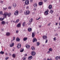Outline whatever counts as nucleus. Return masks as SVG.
I'll use <instances>...</instances> for the list:
<instances>
[{
    "label": "nucleus",
    "mask_w": 60,
    "mask_h": 60,
    "mask_svg": "<svg viewBox=\"0 0 60 60\" xmlns=\"http://www.w3.org/2000/svg\"><path fill=\"white\" fill-rule=\"evenodd\" d=\"M15 38L14 37H13V40L14 41L15 40Z\"/></svg>",
    "instance_id": "a18cd8bd"
},
{
    "label": "nucleus",
    "mask_w": 60,
    "mask_h": 60,
    "mask_svg": "<svg viewBox=\"0 0 60 60\" xmlns=\"http://www.w3.org/2000/svg\"><path fill=\"white\" fill-rule=\"evenodd\" d=\"M50 12L51 13H53L54 12V11H53V10H50Z\"/></svg>",
    "instance_id": "7c9ffc66"
},
{
    "label": "nucleus",
    "mask_w": 60,
    "mask_h": 60,
    "mask_svg": "<svg viewBox=\"0 0 60 60\" xmlns=\"http://www.w3.org/2000/svg\"><path fill=\"white\" fill-rule=\"evenodd\" d=\"M58 24V23H56V25H57Z\"/></svg>",
    "instance_id": "6e6d98bb"
},
{
    "label": "nucleus",
    "mask_w": 60,
    "mask_h": 60,
    "mask_svg": "<svg viewBox=\"0 0 60 60\" xmlns=\"http://www.w3.org/2000/svg\"><path fill=\"white\" fill-rule=\"evenodd\" d=\"M51 24V23H49V24L48 25V26H50Z\"/></svg>",
    "instance_id": "49530a36"
},
{
    "label": "nucleus",
    "mask_w": 60,
    "mask_h": 60,
    "mask_svg": "<svg viewBox=\"0 0 60 60\" xmlns=\"http://www.w3.org/2000/svg\"><path fill=\"white\" fill-rule=\"evenodd\" d=\"M16 40L17 41H19V38H17L16 39Z\"/></svg>",
    "instance_id": "f704fd0d"
},
{
    "label": "nucleus",
    "mask_w": 60,
    "mask_h": 60,
    "mask_svg": "<svg viewBox=\"0 0 60 60\" xmlns=\"http://www.w3.org/2000/svg\"><path fill=\"white\" fill-rule=\"evenodd\" d=\"M37 45L38 46L40 45V43L38 42H37Z\"/></svg>",
    "instance_id": "cd10ccee"
},
{
    "label": "nucleus",
    "mask_w": 60,
    "mask_h": 60,
    "mask_svg": "<svg viewBox=\"0 0 60 60\" xmlns=\"http://www.w3.org/2000/svg\"><path fill=\"white\" fill-rule=\"evenodd\" d=\"M13 7L15 8L16 6V3H14L13 4Z\"/></svg>",
    "instance_id": "4be33fe9"
},
{
    "label": "nucleus",
    "mask_w": 60,
    "mask_h": 60,
    "mask_svg": "<svg viewBox=\"0 0 60 60\" xmlns=\"http://www.w3.org/2000/svg\"><path fill=\"white\" fill-rule=\"evenodd\" d=\"M47 60H50V59H49V58H48Z\"/></svg>",
    "instance_id": "0e129e2a"
},
{
    "label": "nucleus",
    "mask_w": 60,
    "mask_h": 60,
    "mask_svg": "<svg viewBox=\"0 0 60 60\" xmlns=\"http://www.w3.org/2000/svg\"><path fill=\"white\" fill-rule=\"evenodd\" d=\"M49 51H50L51 52H52V49L51 48H50L49 49Z\"/></svg>",
    "instance_id": "a878e982"
},
{
    "label": "nucleus",
    "mask_w": 60,
    "mask_h": 60,
    "mask_svg": "<svg viewBox=\"0 0 60 60\" xmlns=\"http://www.w3.org/2000/svg\"><path fill=\"white\" fill-rule=\"evenodd\" d=\"M7 8H3V9H4V10H7Z\"/></svg>",
    "instance_id": "a19ab883"
},
{
    "label": "nucleus",
    "mask_w": 60,
    "mask_h": 60,
    "mask_svg": "<svg viewBox=\"0 0 60 60\" xmlns=\"http://www.w3.org/2000/svg\"><path fill=\"white\" fill-rule=\"evenodd\" d=\"M9 59V57L8 56H7L6 58H5L6 60H7Z\"/></svg>",
    "instance_id": "72a5a7b5"
},
{
    "label": "nucleus",
    "mask_w": 60,
    "mask_h": 60,
    "mask_svg": "<svg viewBox=\"0 0 60 60\" xmlns=\"http://www.w3.org/2000/svg\"><path fill=\"white\" fill-rule=\"evenodd\" d=\"M14 45V43L12 42L10 45V46L11 47H12Z\"/></svg>",
    "instance_id": "9b49d317"
},
{
    "label": "nucleus",
    "mask_w": 60,
    "mask_h": 60,
    "mask_svg": "<svg viewBox=\"0 0 60 60\" xmlns=\"http://www.w3.org/2000/svg\"><path fill=\"white\" fill-rule=\"evenodd\" d=\"M59 20H60V17H59Z\"/></svg>",
    "instance_id": "774afa93"
},
{
    "label": "nucleus",
    "mask_w": 60,
    "mask_h": 60,
    "mask_svg": "<svg viewBox=\"0 0 60 60\" xmlns=\"http://www.w3.org/2000/svg\"><path fill=\"white\" fill-rule=\"evenodd\" d=\"M19 11H16L14 13V15L17 16L18 14Z\"/></svg>",
    "instance_id": "423d86ee"
},
{
    "label": "nucleus",
    "mask_w": 60,
    "mask_h": 60,
    "mask_svg": "<svg viewBox=\"0 0 60 60\" xmlns=\"http://www.w3.org/2000/svg\"><path fill=\"white\" fill-rule=\"evenodd\" d=\"M10 35V33L9 32H7L6 34V35L7 36H9Z\"/></svg>",
    "instance_id": "dca6fc26"
},
{
    "label": "nucleus",
    "mask_w": 60,
    "mask_h": 60,
    "mask_svg": "<svg viewBox=\"0 0 60 60\" xmlns=\"http://www.w3.org/2000/svg\"><path fill=\"white\" fill-rule=\"evenodd\" d=\"M19 20V19H17L15 22V24L18 23Z\"/></svg>",
    "instance_id": "a211bd4d"
},
{
    "label": "nucleus",
    "mask_w": 60,
    "mask_h": 60,
    "mask_svg": "<svg viewBox=\"0 0 60 60\" xmlns=\"http://www.w3.org/2000/svg\"><path fill=\"white\" fill-rule=\"evenodd\" d=\"M25 4L26 5H28L29 4V1L28 0H26L25 2Z\"/></svg>",
    "instance_id": "20e7f679"
},
{
    "label": "nucleus",
    "mask_w": 60,
    "mask_h": 60,
    "mask_svg": "<svg viewBox=\"0 0 60 60\" xmlns=\"http://www.w3.org/2000/svg\"><path fill=\"white\" fill-rule=\"evenodd\" d=\"M43 4V2H39V5L40 6H41V5H42Z\"/></svg>",
    "instance_id": "ddd939ff"
},
{
    "label": "nucleus",
    "mask_w": 60,
    "mask_h": 60,
    "mask_svg": "<svg viewBox=\"0 0 60 60\" xmlns=\"http://www.w3.org/2000/svg\"><path fill=\"white\" fill-rule=\"evenodd\" d=\"M34 11H36V8H35L34 9Z\"/></svg>",
    "instance_id": "864d4df0"
},
{
    "label": "nucleus",
    "mask_w": 60,
    "mask_h": 60,
    "mask_svg": "<svg viewBox=\"0 0 60 60\" xmlns=\"http://www.w3.org/2000/svg\"><path fill=\"white\" fill-rule=\"evenodd\" d=\"M2 25H4L6 24V22L5 21H2L1 22Z\"/></svg>",
    "instance_id": "2eb2a0df"
},
{
    "label": "nucleus",
    "mask_w": 60,
    "mask_h": 60,
    "mask_svg": "<svg viewBox=\"0 0 60 60\" xmlns=\"http://www.w3.org/2000/svg\"><path fill=\"white\" fill-rule=\"evenodd\" d=\"M44 1L45 2H46V1H47V0H44Z\"/></svg>",
    "instance_id": "603ef678"
},
{
    "label": "nucleus",
    "mask_w": 60,
    "mask_h": 60,
    "mask_svg": "<svg viewBox=\"0 0 60 60\" xmlns=\"http://www.w3.org/2000/svg\"><path fill=\"white\" fill-rule=\"evenodd\" d=\"M12 56L13 57L15 58V57L16 55L15 54H13Z\"/></svg>",
    "instance_id": "bb28decb"
},
{
    "label": "nucleus",
    "mask_w": 60,
    "mask_h": 60,
    "mask_svg": "<svg viewBox=\"0 0 60 60\" xmlns=\"http://www.w3.org/2000/svg\"><path fill=\"white\" fill-rule=\"evenodd\" d=\"M31 49H32V50H34L35 49V48L33 47H31Z\"/></svg>",
    "instance_id": "473e14b6"
},
{
    "label": "nucleus",
    "mask_w": 60,
    "mask_h": 60,
    "mask_svg": "<svg viewBox=\"0 0 60 60\" xmlns=\"http://www.w3.org/2000/svg\"><path fill=\"white\" fill-rule=\"evenodd\" d=\"M20 50H21V51H20V52H22L24 50V49H22V48H21L20 49Z\"/></svg>",
    "instance_id": "393cba45"
},
{
    "label": "nucleus",
    "mask_w": 60,
    "mask_h": 60,
    "mask_svg": "<svg viewBox=\"0 0 60 60\" xmlns=\"http://www.w3.org/2000/svg\"><path fill=\"white\" fill-rule=\"evenodd\" d=\"M28 31L29 32H30L32 31V29L31 28H28Z\"/></svg>",
    "instance_id": "1a4fd4ad"
},
{
    "label": "nucleus",
    "mask_w": 60,
    "mask_h": 60,
    "mask_svg": "<svg viewBox=\"0 0 60 60\" xmlns=\"http://www.w3.org/2000/svg\"><path fill=\"white\" fill-rule=\"evenodd\" d=\"M21 24L20 23H18V24L17 26V28H19L20 27Z\"/></svg>",
    "instance_id": "4468645a"
},
{
    "label": "nucleus",
    "mask_w": 60,
    "mask_h": 60,
    "mask_svg": "<svg viewBox=\"0 0 60 60\" xmlns=\"http://www.w3.org/2000/svg\"><path fill=\"white\" fill-rule=\"evenodd\" d=\"M48 40H47V39H46V41H45V42L46 43H47V42H48Z\"/></svg>",
    "instance_id": "c03bdc74"
},
{
    "label": "nucleus",
    "mask_w": 60,
    "mask_h": 60,
    "mask_svg": "<svg viewBox=\"0 0 60 60\" xmlns=\"http://www.w3.org/2000/svg\"><path fill=\"white\" fill-rule=\"evenodd\" d=\"M27 39V38H24L23 39V41H26V40Z\"/></svg>",
    "instance_id": "b1692460"
},
{
    "label": "nucleus",
    "mask_w": 60,
    "mask_h": 60,
    "mask_svg": "<svg viewBox=\"0 0 60 60\" xmlns=\"http://www.w3.org/2000/svg\"><path fill=\"white\" fill-rule=\"evenodd\" d=\"M21 47V44L20 43L18 44V46H17V48L18 47V49L20 48Z\"/></svg>",
    "instance_id": "9d476101"
},
{
    "label": "nucleus",
    "mask_w": 60,
    "mask_h": 60,
    "mask_svg": "<svg viewBox=\"0 0 60 60\" xmlns=\"http://www.w3.org/2000/svg\"><path fill=\"white\" fill-rule=\"evenodd\" d=\"M33 58V57L32 56H31L29 57L28 59L29 60H31Z\"/></svg>",
    "instance_id": "f3484780"
},
{
    "label": "nucleus",
    "mask_w": 60,
    "mask_h": 60,
    "mask_svg": "<svg viewBox=\"0 0 60 60\" xmlns=\"http://www.w3.org/2000/svg\"><path fill=\"white\" fill-rule=\"evenodd\" d=\"M56 37H55L54 38H53V40H54L55 41H56Z\"/></svg>",
    "instance_id": "ea45409f"
},
{
    "label": "nucleus",
    "mask_w": 60,
    "mask_h": 60,
    "mask_svg": "<svg viewBox=\"0 0 60 60\" xmlns=\"http://www.w3.org/2000/svg\"><path fill=\"white\" fill-rule=\"evenodd\" d=\"M11 22H13V23H15V21H14L13 20H12L11 21Z\"/></svg>",
    "instance_id": "58836bf2"
},
{
    "label": "nucleus",
    "mask_w": 60,
    "mask_h": 60,
    "mask_svg": "<svg viewBox=\"0 0 60 60\" xmlns=\"http://www.w3.org/2000/svg\"><path fill=\"white\" fill-rule=\"evenodd\" d=\"M0 3L1 4H3V1H1L0 2Z\"/></svg>",
    "instance_id": "3c124183"
},
{
    "label": "nucleus",
    "mask_w": 60,
    "mask_h": 60,
    "mask_svg": "<svg viewBox=\"0 0 60 60\" xmlns=\"http://www.w3.org/2000/svg\"><path fill=\"white\" fill-rule=\"evenodd\" d=\"M25 56H27V54H25Z\"/></svg>",
    "instance_id": "052dcab7"
},
{
    "label": "nucleus",
    "mask_w": 60,
    "mask_h": 60,
    "mask_svg": "<svg viewBox=\"0 0 60 60\" xmlns=\"http://www.w3.org/2000/svg\"><path fill=\"white\" fill-rule=\"evenodd\" d=\"M0 53L1 54H3L4 53V52L1 51L0 52Z\"/></svg>",
    "instance_id": "2f4dec72"
},
{
    "label": "nucleus",
    "mask_w": 60,
    "mask_h": 60,
    "mask_svg": "<svg viewBox=\"0 0 60 60\" xmlns=\"http://www.w3.org/2000/svg\"><path fill=\"white\" fill-rule=\"evenodd\" d=\"M42 38L44 40H46L47 38V37L46 35H44L43 36Z\"/></svg>",
    "instance_id": "39448f33"
},
{
    "label": "nucleus",
    "mask_w": 60,
    "mask_h": 60,
    "mask_svg": "<svg viewBox=\"0 0 60 60\" xmlns=\"http://www.w3.org/2000/svg\"><path fill=\"white\" fill-rule=\"evenodd\" d=\"M48 8L49 9L51 10L52 8V6L51 5H50L49 6Z\"/></svg>",
    "instance_id": "f8f14e48"
},
{
    "label": "nucleus",
    "mask_w": 60,
    "mask_h": 60,
    "mask_svg": "<svg viewBox=\"0 0 60 60\" xmlns=\"http://www.w3.org/2000/svg\"><path fill=\"white\" fill-rule=\"evenodd\" d=\"M3 13V12L2 11H1L0 12V14H2Z\"/></svg>",
    "instance_id": "37998d69"
},
{
    "label": "nucleus",
    "mask_w": 60,
    "mask_h": 60,
    "mask_svg": "<svg viewBox=\"0 0 60 60\" xmlns=\"http://www.w3.org/2000/svg\"><path fill=\"white\" fill-rule=\"evenodd\" d=\"M49 11L48 10H47V11H46L45 12L44 15L45 16L46 15H48L49 13L48 12H49Z\"/></svg>",
    "instance_id": "7ed1b4c3"
},
{
    "label": "nucleus",
    "mask_w": 60,
    "mask_h": 60,
    "mask_svg": "<svg viewBox=\"0 0 60 60\" xmlns=\"http://www.w3.org/2000/svg\"><path fill=\"white\" fill-rule=\"evenodd\" d=\"M8 8L9 9H11V7L10 6L9 7H8Z\"/></svg>",
    "instance_id": "e433bc0d"
},
{
    "label": "nucleus",
    "mask_w": 60,
    "mask_h": 60,
    "mask_svg": "<svg viewBox=\"0 0 60 60\" xmlns=\"http://www.w3.org/2000/svg\"><path fill=\"white\" fill-rule=\"evenodd\" d=\"M6 23L7 24H8V22H6Z\"/></svg>",
    "instance_id": "13d9d810"
},
{
    "label": "nucleus",
    "mask_w": 60,
    "mask_h": 60,
    "mask_svg": "<svg viewBox=\"0 0 60 60\" xmlns=\"http://www.w3.org/2000/svg\"><path fill=\"white\" fill-rule=\"evenodd\" d=\"M3 16H4V18H6L7 17V15H8V17H10L11 15V14L10 13L8 14V12H5L3 14Z\"/></svg>",
    "instance_id": "f257e3e1"
},
{
    "label": "nucleus",
    "mask_w": 60,
    "mask_h": 60,
    "mask_svg": "<svg viewBox=\"0 0 60 60\" xmlns=\"http://www.w3.org/2000/svg\"><path fill=\"white\" fill-rule=\"evenodd\" d=\"M59 58L60 59V56H59Z\"/></svg>",
    "instance_id": "338daca9"
},
{
    "label": "nucleus",
    "mask_w": 60,
    "mask_h": 60,
    "mask_svg": "<svg viewBox=\"0 0 60 60\" xmlns=\"http://www.w3.org/2000/svg\"><path fill=\"white\" fill-rule=\"evenodd\" d=\"M55 35L56 36H58V34H57V33H56V35Z\"/></svg>",
    "instance_id": "bf43d9fd"
},
{
    "label": "nucleus",
    "mask_w": 60,
    "mask_h": 60,
    "mask_svg": "<svg viewBox=\"0 0 60 60\" xmlns=\"http://www.w3.org/2000/svg\"><path fill=\"white\" fill-rule=\"evenodd\" d=\"M58 56H56L55 58V59L56 60H58Z\"/></svg>",
    "instance_id": "c85d7f7f"
},
{
    "label": "nucleus",
    "mask_w": 60,
    "mask_h": 60,
    "mask_svg": "<svg viewBox=\"0 0 60 60\" xmlns=\"http://www.w3.org/2000/svg\"><path fill=\"white\" fill-rule=\"evenodd\" d=\"M35 54L36 53L34 51H33L31 52V55L32 56H35Z\"/></svg>",
    "instance_id": "0eeeda50"
},
{
    "label": "nucleus",
    "mask_w": 60,
    "mask_h": 60,
    "mask_svg": "<svg viewBox=\"0 0 60 60\" xmlns=\"http://www.w3.org/2000/svg\"><path fill=\"white\" fill-rule=\"evenodd\" d=\"M50 52V51H49L47 52V53H49Z\"/></svg>",
    "instance_id": "8fccbe9b"
},
{
    "label": "nucleus",
    "mask_w": 60,
    "mask_h": 60,
    "mask_svg": "<svg viewBox=\"0 0 60 60\" xmlns=\"http://www.w3.org/2000/svg\"><path fill=\"white\" fill-rule=\"evenodd\" d=\"M41 25L39 26V28H41Z\"/></svg>",
    "instance_id": "680f3d73"
},
{
    "label": "nucleus",
    "mask_w": 60,
    "mask_h": 60,
    "mask_svg": "<svg viewBox=\"0 0 60 60\" xmlns=\"http://www.w3.org/2000/svg\"><path fill=\"white\" fill-rule=\"evenodd\" d=\"M26 8L27 9H29V6H27L26 7Z\"/></svg>",
    "instance_id": "79ce46f5"
},
{
    "label": "nucleus",
    "mask_w": 60,
    "mask_h": 60,
    "mask_svg": "<svg viewBox=\"0 0 60 60\" xmlns=\"http://www.w3.org/2000/svg\"><path fill=\"white\" fill-rule=\"evenodd\" d=\"M43 60H46V58H45Z\"/></svg>",
    "instance_id": "69168bd1"
},
{
    "label": "nucleus",
    "mask_w": 60,
    "mask_h": 60,
    "mask_svg": "<svg viewBox=\"0 0 60 60\" xmlns=\"http://www.w3.org/2000/svg\"><path fill=\"white\" fill-rule=\"evenodd\" d=\"M23 60H26V59L25 58H23Z\"/></svg>",
    "instance_id": "09e8293b"
},
{
    "label": "nucleus",
    "mask_w": 60,
    "mask_h": 60,
    "mask_svg": "<svg viewBox=\"0 0 60 60\" xmlns=\"http://www.w3.org/2000/svg\"><path fill=\"white\" fill-rule=\"evenodd\" d=\"M35 36L34 33V32L32 33V38H34V37Z\"/></svg>",
    "instance_id": "6ab92c4d"
},
{
    "label": "nucleus",
    "mask_w": 60,
    "mask_h": 60,
    "mask_svg": "<svg viewBox=\"0 0 60 60\" xmlns=\"http://www.w3.org/2000/svg\"><path fill=\"white\" fill-rule=\"evenodd\" d=\"M34 7H37V4L36 3H35L34 5Z\"/></svg>",
    "instance_id": "5701e85b"
},
{
    "label": "nucleus",
    "mask_w": 60,
    "mask_h": 60,
    "mask_svg": "<svg viewBox=\"0 0 60 60\" xmlns=\"http://www.w3.org/2000/svg\"><path fill=\"white\" fill-rule=\"evenodd\" d=\"M2 18H0V21H2V20H4V18H3L1 19Z\"/></svg>",
    "instance_id": "c9c22d12"
},
{
    "label": "nucleus",
    "mask_w": 60,
    "mask_h": 60,
    "mask_svg": "<svg viewBox=\"0 0 60 60\" xmlns=\"http://www.w3.org/2000/svg\"><path fill=\"white\" fill-rule=\"evenodd\" d=\"M5 54L7 56V53H6Z\"/></svg>",
    "instance_id": "4d7b16f0"
},
{
    "label": "nucleus",
    "mask_w": 60,
    "mask_h": 60,
    "mask_svg": "<svg viewBox=\"0 0 60 60\" xmlns=\"http://www.w3.org/2000/svg\"><path fill=\"white\" fill-rule=\"evenodd\" d=\"M26 48L28 49H30V46L29 45H26Z\"/></svg>",
    "instance_id": "412c9836"
},
{
    "label": "nucleus",
    "mask_w": 60,
    "mask_h": 60,
    "mask_svg": "<svg viewBox=\"0 0 60 60\" xmlns=\"http://www.w3.org/2000/svg\"><path fill=\"white\" fill-rule=\"evenodd\" d=\"M18 32H19L18 30H16V33H18Z\"/></svg>",
    "instance_id": "de8ad7c7"
},
{
    "label": "nucleus",
    "mask_w": 60,
    "mask_h": 60,
    "mask_svg": "<svg viewBox=\"0 0 60 60\" xmlns=\"http://www.w3.org/2000/svg\"><path fill=\"white\" fill-rule=\"evenodd\" d=\"M37 41V40L35 38H34L33 39V42L34 43L35 42H36Z\"/></svg>",
    "instance_id": "6e6552de"
},
{
    "label": "nucleus",
    "mask_w": 60,
    "mask_h": 60,
    "mask_svg": "<svg viewBox=\"0 0 60 60\" xmlns=\"http://www.w3.org/2000/svg\"><path fill=\"white\" fill-rule=\"evenodd\" d=\"M33 21V19L32 18H31V21H30V20L29 21V22H32V21Z\"/></svg>",
    "instance_id": "c756f323"
},
{
    "label": "nucleus",
    "mask_w": 60,
    "mask_h": 60,
    "mask_svg": "<svg viewBox=\"0 0 60 60\" xmlns=\"http://www.w3.org/2000/svg\"><path fill=\"white\" fill-rule=\"evenodd\" d=\"M25 22H24L22 24V26L23 27H24L25 26Z\"/></svg>",
    "instance_id": "aec40b11"
},
{
    "label": "nucleus",
    "mask_w": 60,
    "mask_h": 60,
    "mask_svg": "<svg viewBox=\"0 0 60 60\" xmlns=\"http://www.w3.org/2000/svg\"><path fill=\"white\" fill-rule=\"evenodd\" d=\"M41 18V17H39L38 19H36V20H39V19H40Z\"/></svg>",
    "instance_id": "4c0bfd02"
},
{
    "label": "nucleus",
    "mask_w": 60,
    "mask_h": 60,
    "mask_svg": "<svg viewBox=\"0 0 60 60\" xmlns=\"http://www.w3.org/2000/svg\"><path fill=\"white\" fill-rule=\"evenodd\" d=\"M47 60H50V59H49V58H48Z\"/></svg>",
    "instance_id": "e2e57ef3"
},
{
    "label": "nucleus",
    "mask_w": 60,
    "mask_h": 60,
    "mask_svg": "<svg viewBox=\"0 0 60 60\" xmlns=\"http://www.w3.org/2000/svg\"><path fill=\"white\" fill-rule=\"evenodd\" d=\"M33 1V0H30V2H32Z\"/></svg>",
    "instance_id": "5fc2aeb1"
},
{
    "label": "nucleus",
    "mask_w": 60,
    "mask_h": 60,
    "mask_svg": "<svg viewBox=\"0 0 60 60\" xmlns=\"http://www.w3.org/2000/svg\"><path fill=\"white\" fill-rule=\"evenodd\" d=\"M26 13L25 12L24 14L25 15H29V14L30 12L29 11L27 10L26 11Z\"/></svg>",
    "instance_id": "f03ea898"
}]
</instances>
